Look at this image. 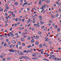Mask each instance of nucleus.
Instances as JSON below:
<instances>
[{"label":"nucleus","mask_w":61,"mask_h":61,"mask_svg":"<svg viewBox=\"0 0 61 61\" xmlns=\"http://www.w3.org/2000/svg\"><path fill=\"white\" fill-rule=\"evenodd\" d=\"M28 21H30V20H31V19L30 18H28Z\"/></svg>","instance_id":"a19ab883"},{"label":"nucleus","mask_w":61,"mask_h":61,"mask_svg":"<svg viewBox=\"0 0 61 61\" xmlns=\"http://www.w3.org/2000/svg\"><path fill=\"white\" fill-rule=\"evenodd\" d=\"M52 57L53 58H55V56H54V55H52Z\"/></svg>","instance_id":"4d7b16f0"},{"label":"nucleus","mask_w":61,"mask_h":61,"mask_svg":"<svg viewBox=\"0 0 61 61\" xmlns=\"http://www.w3.org/2000/svg\"><path fill=\"white\" fill-rule=\"evenodd\" d=\"M39 25V23L38 22L36 24H34V25L36 27H39L40 25Z\"/></svg>","instance_id":"f257e3e1"},{"label":"nucleus","mask_w":61,"mask_h":61,"mask_svg":"<svg viewBox=\"0 0 61 61\" xmlns=\"http://www.w3.org/2000/svg\"><path fill=\"white\" fill-rule=\"evenodd\" d=\"M4 11V10L3 8H1L0 9V12H2V11Z\"/></svg>","instance_id":"39448f33"},{"label":"nucleus","mask_w":61,"mask_h":61,"mask_svg":"<svg viewBox=\"0 0 61 61\" xmlns=\"http://www.w3.org/2000/svg\"><path fill=\"white\" fill-rule=\"evenodd\" d=\"M12 15L13 16V17H15V15L14 14Z\"/></svg>","instance_id":"2f4dec72"},{"label":"nucleus","mask_w":61,"mask_h":61,"mask_svg":"<svg viewBox=\"0 0 61 61\" xmlns=\"http://www.w3.org/2000/svg\"><path fill=\"white\" fill-rule=\"evenodd\" d=\"M4 46H7V44L6 43H5Z\"/></svg>","instance_id":"5701e85b"},{"label":"nucleus","mask_w":61,"mask_h":61,"mask_svg":"<svg viewBox=\"0 0 61 61\" xmlns=\"http://www.w3.org/2000/svg\"><path fill=\"white\" fill-rule=\"evenodd\" d=\"M4 43V41H2L1 43L2 45H3Z\"/></svg>","instance_id":"c03bdc74"},{"label":"nucleus","mask_w":61,"mask_h":61,"mask_svg":"<svg viewBox=\"0 0 61 61\" xmlns=\"http://www.w3.org/2000/svg\"><path fill=\"white\" fill-rule=\"evenodd\" d=\"M44 7H43V6H41V7L40 8L41 10H41V13H42L44 11Z\"/></svg>","instance_id":"f03ea898"},{"label":"nucleus","mask_w":61,"mask_h":61,"mask_svg":"<svg viewBox=\"0 0 61 61\" xmlns=\"http://www.w3.org/2000/svg\"><path fill=\"white\" fill-rule=\"evenodd\" d=\"M17 45H21V43L20 42H18V43Z\"/></svg>","instance_id":"9b49d317"},{"label":"nucleus","mask_w":61,"mask_h":61,"mask_svg":"<svg viewBox=\"0 0 61 61\" xmlns=\"http://www.w3.org/2000/svg\"><path fill=\"white\" fill-rule=\"evenodd\" d=\"M7 34L6 33L5 34V36H7Z\"/></svg>","instance_id":"de8ad7c7"},{"label":"nucleus","mask_w":61,"mask_h":61,"mask_svg":"<svg viewBox=\"0 0 61 61\" xmlns=\"http://www.w3.org/2000/svg\"><path fill=\"white\" fill-rule=\"evenodd\" d=\"M39 2L38 3L40 5L41 4V3H42V2H41V1L39 0Z\"/></svg>","instance_id":"0eeeda50"},{"label":"nucleus","mask_w":61,"mask_h":61,"mask_svg":"<svg viewBox=\"0 0 61 61\" xmlns=\"http://www.w3.org/2000/svg\"><path fill=\"white\" fill-rule=\"evenodd\" d=\"M49 43L50 45H51V44H52V42L51 41H50L49 42Z\"/></svg>","instance_id":"37998d69"},{"label":"nucleus","mask_w":61,"mask_h":61,"mask_svg":"<svg viewBox=\"0 0 61 61\" xmlns=\"http://www.w3.org/2000/svg\"><path fill=\"white\" fill-rule=\"evenodd\" d=\"M27 4V2H26V3H24V4L25 5H26Z\"/></svg>","instance_id":"473e14b6"},{"label":"nucleus","mask_w":61,"mask_h":61,"mask_svg":"<svg viewBox=\"0 0 61 61\" xmlns=\"http://www.w3.org/2000/svg\"><path fill=\"white\" fill-rule=\"evenodd\" d=\"M61 5V3H59L58 4V5L59 6H60V5Z\"/></svg>","instance_id":"0e129e2a"},{"label":"nucleus","mask_w":61,"mask_h":61,"mask_svg":"<svg viewBox=\"0 0 61 61\" xmlns=\"http://www.w3.org/2000/svg\"><path fill=\"white\" fill-rule=\"evenodd\" d=\"M18 20H19V21H20V22L21 21V19L20 18H18Z\"/></svg>","instance_id":"a878e982"},{"label":"nucleus","mask_w":61,"mask_h":61,"mask_svg":"<svg viewBox=\"0 0 61 61\" xmlns=\"http://www.w3.org/2000/svg\"><path fill=\"white\" fill-rule=\"evenodd\" d=\"M6 41L8 42L9 41V39H6Z\"/></svg>","instance_id":"58836bf2"},{"label":"nucleus","mask_w":61,"mask_h":61,"mask_svg":"<svg viewBox=\"0 0 61 61\" xmlns=\"http://www.w3.org/2000/svg\"><path fill=\"white\" fill-rule=\"evenodd\" d=\"M38 33L40 35H41V32L40 31Z\"/></svg>","instance_id":"72a5a7b5"},{"label":"nucleus","mask_w":61,"mask_h":61,"mask_svg":"<svg viewBox=\"0 0 61 61\" xmlns=\"http://www.w3.org/2000/svg\"><path fill=\"white\" fill-rule=\"evenodd\" d=\"M11 36L12 37H13V36H14V35L13 34H11Z\"/></svg>","instance_id":"6e6d98bb"},{"label":"nucleus","mask_w":61,"mask_h":61,"mask_svg":"<svg viewBox=\"0 0 61 61\" xmlns=\"http://www.w3.org/2000/svg\"><path fill=\"white\" fill-rule=\"evenodd\" d=\"M27 10L28 11H29V10H30V8H27Z\"/></svg>","instance_id":"4c0bfd02"},{"label":"nucleus","mask_w":61,"mask_h":61,"mask_svg":"<svg viewBox=\"0 0 61 61\" xmlns=\"http://www.w3.org/2000/svg\"><path fill=\"white\" fill-rule=\"evenodd\" d=\"M57 36H61V34H60V33H59L56 36L57 37Z\"/></svg>","instance_id":"20e7f679"},{"label":"nucleus","mask_w":61,"mask_h":61,"mask_svg":"<svg viewBox=\"0 0 61 61\" xmlns=\"http://www.w3.org/2000/svg\"><path fill=\"white\" fill-rule=\"evenodd\" d=\"M41 24H44V22L43 21H41Z\"/></svg>","instance_id":"7c9ffc66"},{"label":"nucleus","mask_w":61,"mask_h":61,"mask_svg":"<svg viewBox=\"0 0 61 61\" xmlns=\"http://www.w3.org/2000/svg\"><path fill=\"white\" fill-rule=\"evenodd\" d=\"M20 40H21V41H24V40H25V39H24V38H21Z\"/></svg>","instance_id":"f8f14e48"},{"label":"nucleus","mask_w":61,"mask_h":61,"mask_svg":"<svg viewBox=\"0 0 61 61\" xmlns=\"http://www.w3.org/2000/svg\"><path fill=\"white\" fill-rule=\"evenodd\" d=\"M23 52H21L20 53V55H23Z\"/></svg>","instance_id":"dca6fc26"},{"label":"nucleus","mask_w":61,"mask_h":61,"mask_svg":"<svg viewBox=\"0 0 61 61\" xmlns=\"http://www.w3.org/2000/svg\"><path fill=\"white\" fill-rule=\"evenodd\" d=\"M39 46L41 48H42V47H43V46H42V45H41V44H40V45Z\"/></svg>","instance_id":"412c9836"},{"label":"nucleus","mask_w":61,"mask_h":61,"mask_svg":"<svg viewBox=\"0 0 61 61\" xmlns=\"http://www.w3.org/2000/svg\"><path fill=\"white\" fill-rule=\"evenodd\" d=\"M22 20L23 22H25V20L24 19H22Z\"/></svg>","instance_id":"b1692460"},{"label":"nucleus","mask_w":61,"mask_h":61,"mask_svg":"<svg viewBox=\"0 0 61 61\" xmlns=\"http://www.w3.org/2000/svg\"><path fill=\"white\" fill-rule=\"evenodd\" d=\"M44 26H43L41 27V28L42 29H44Z\"/></svg>","instance_id":"49530a36"},{"label":"nucleus","mask_w":61,"mask_h":61,"mask_svg":"<svg viewBox=\"0 0 61 61\" xmlns=\"http://www.w3.org/2000/svg\"><path fill=\"white\" fill-rule=\"evenodd\" d=\"M4 12H7V10L6 9H5L4 10Z\"/></svg>","instance_id":"2eb2a0df"},{"label":"nucleus","mask_w":61,"mask_h":61,"mask_svg":"<svg viewBox=\"0 0 61 61\" xmlns=\"http://www.w3.org/2000/svg\"><path fill=\"white\" fill-rule=\"evenodd\" d=\"M55 27L56 28H57V26H56V25H55Z\"/></svg>","instance_id":"603ef678"},{"label":"nucleus","mask_w":61,"mask_h":61,"mask_svg":"<svg viewBox=\"0 0 61 61\" xmlns=\"http://www.w3.org/2000/svg\"><path fill=\"white\" fill-rule=\"evenodd\" d=\"M9 7L8 6H7L6 7V9H9Z\"/></svg>","instance_id":"4be33fe9"},{"label":"nucleus","mask_w":61,"mask_h":61,"mask_svg":"<svg viewBox=\"0 0 61 61\" xmlns=\"http://www.w3.org/2000/svg\"><path fill=\"white\" fill-rule=\"evenodd\" d=\"M54 60H59V58L55 57Z\"/></svg>","instance_id":"7ed1b4c3"},{"label":"nucleus","mask_w":61,"mask_h":61,"mask_svg":"<svg viewBox=\"0 0 61 61\" xmlns=\"http://www.w3.org/2000/svg\"><path fill=\"white\" fill-rule=\"evenodd\" d=\"M35 42V41L34 40H32L31 41V42L32 43H34Z\"/></svg>","instance_id":"423d86ee"},{"label":"nucleus","mask_w":61,"mask_h":61,"mask_svg":"<svg viewBox=\"0 0 61 61\" xmlns=\"http://www.w3.org/2000/svg\"><path fill=\"white\" fill-rule=\"evenodd\" d=\"M22 35H23V36H24V35H25V33H22Z\"/></svg>","instance_id":"a18cd8bd"},{"label":"nucleus","mask_w":61,"mask_h":61,"mask_svg":"<svg viewBox=\"0 0 61 61\" xmlns=\"http://www.w3.org/2000/svg\"><path fill=\"white\" fill-rule=\"evenodd\" d=\"M9 47L10 48H11L12 47V46L11 45H9Z\"/></svg>","instance_id":"69168bd1"},{"label":"nucleus","mask_w":61,"mask_h":61,"mask_svg":"<svg viewBox=\"0 0 61 61\" xmlns=\"http://www.w3.org/2000/svg\"><path fill=\"white\" fill-rule=\"evenodd\" d=\"M30 26V24H29V25L27 26V27H29V26Z\"/></svg>","instance_id":"09e8293b"},{"label":"nucleus","mask_w":61,"mask_h":61,"mask_svg":"<svg viewBox=\"0 0 61 61\" xmlns=\"http://www.w3.org/2000/svg\"><path fill=\"white\" fill-rule=\"evenodd\" d=\"M46 45V44L44 43L43 44V46H45Z\"/></svg>","instance_id":"3c124183"},{"label":"nucleus","mask_w":61,"mask_h":61,"mask_svg":"<svg viewBox=\"0 0 61 61\" xmlns=\"http://www.w3.org/2000/svg\"><path fill=\"white\" fill-rule=\"evenodd\" d=\"M43 54V52L42 51L41 52V54Z\"/></svg>","instance_id":"774afa93"},{"label":"nucleus","mask_w":61,"mask_h":61,"mask_svg":"<svg viewBox=\"0 0 61 61\" xmlns=\"http://www.w3.org/2000/svg\"><path fill=\"white\" fill-rule=\"evenodd\" d=\"M5 16H6V17L7 16V13H5Z\"/></svg>","instance_id":"c9c22d12"},{"label":"nucleus","mask_w":61,"mask_h":61,"mask_svg":"<svg viewBox=\"0 0 61 61\" xmlns=\"http://www.w3.org/2000/svg\"><path fill=\"white\" fill-rule=\"evenodd\" d=\"M7 60H10L11 59V58L10 57H9L7 58Z\"/></svg>","instance_id":"6ab92c4d"},{"label":"nucleus","mask_w":61,"mask_h":61,"mask_svg":"<svg viewBox=\"0 0 61 61\" xmlns=\"http://www.w3.org/2000/svg\"><path fill=\"white\" fill-rule=\"evenodd\" d=\"M32 56H34V57H36V55H34Z\"/></svg>","instance_id":"c756f323"},{"label":"nucleus","mask_w":61,"mask_h":61,"mask_svg":"<svg viewBox=\"0 0 61 61\" xmlns=\"http://www.w3.org/2000/svg\"><path fill=\"white\" fill-rule=\"evenodd\" d=\"M12 42L13 43V44H15V41H12Z\"/></svg>","instance_id":"aec40b11"},{"label":"nucleus","mask_w":61,"mask_h":61,"mask_svg":"<svg viewBox=\"0 0 61 61\" xmlns=\"http://www.w3.org/2000/svg\"><path fill=\"white\" fill-rule=\"evenodd\" d=\"M0 56L1 58H4V57L3 56H2L1 55H0Z\"/></svg>","instance_id":"c85d7f7f"},{"label":"nucleus","mask_w":61,"mask_h":61,"mask_svg":"<svg viewBox=\"0 0 61 61\" xmlns=\"http://www.w3.org/2000/svg\"><path fill=\"white\" fill-rule=\"evenodd\" d=\"M59 12H61V10L59 8Z\"/></svg>","instance_id":"8fccbe9b"},{"label":"nucleus","mask_w":61,"mask_h":61,"mask_svg":"<svg viewBox=\"0 0 61 61\" xmlns=\"http://www.w3.org/2000/svg\"><path fill=\"white\" fill-rule=\"evenodd\" d=\"M22 46H25V43H22Z\"/></svg>","instance_id":"bb28decb"},{"label":"nucleus","mask_w":61,"mask_h":61,"mask_svg":"<svg viewBox=\"0 0 61 61\" xmlns=\"http://www.w3.org/2000/svg\"><path fill=\"white\" fill-rule=\"evenodd\" d=\"M12 30V28H11L9 29V30H10V31H11Z\"/></svg>","instance_id":"bf43d9fd"},{"label":"nucleus","mask_w":61,"mask_h":61,"mask_svg":"<svg viewBox=\"0 0 61 61\" xmlns=\"http://www.w3.org/2000/svg\"><path fill=\"white\" fill-rule=\"evenodd\" d=\"M46 4H44V6L43 7V8H46V7H45V6H46Z\"/></svg>","instance_id":"f3484780"},{"label":"nucleus","mask_w":61,"mask_h":61,"mask_svg":"<svg viewBox=\"0 0 61 61\" xmlns=\"http://www.w3.org/2000/svg\"><path fill=\"white\" fill-rule=\"evenodd\" d=\"M60 60H61V58H60V59L59 58V60H58V61H60Z\"/></svg>","instance_id":"338daca9"},{"label":"nucleus","mask_w":61,"mask_h":61,"mask_svg":"<svg viewBox=\"0 0 61 61\" xmlns=\"http://www.w3.org/2000/svg\"><path fill=\"white\" fill-rule=\"evenodd\" d=\"M46 58H44L42 59V60H46Z\"/></svg>","instance_id":"680f3d73"},{"label":"nucleus","mask_w":61,"mask_h":61,"mask_svg":"<svg viewBox=\"0 0 61 61\" xmlns=\"http://www.w3.org/2000/svg\"><path fill=\"white\" fill-rule=\"evenodd\" d=\"M30 47H32V46L31 45H30L28 46V48H30Z\"/></svg>","instance_id":"a211bd4d"},{"label":"nucleus","mask_w":61,"mask_h":61,"mask_svg":"<svg viewBox=\"0 0 61 61\" xmlns=\"http://www.w3.org/2000/svg\"><path fill=\"white\" fill-rule=\"evenodd\" d=\"M51 17L52 18H54V16H53V15H51Z\"/></svg>","instance_id":"864d4df0"},{"label":"nucleus","mask_w":61,"mask_h":61,"mask_svg":"<svg viewBox=\"0 0 61 61\" xmlns=\"http://www.w3.org/2000/svg\"><path fill=\"white\" fill-rule=\"evenodd\" d=\"M48 53H46L45 54V55H47V56H48Z\"/></svg>","instance_id":"052dcab7"},{"label":"nucleus","mask_w":61,"mask_h":61,"mask_svg":"<svg viewBox=\"0 0 61 61\" xmlns=\"http://www.w3.org/2000/svg\"><path fill=\"white\" fill-rule=\"evenodd\" d=\"M18 18H17L15 19V22H17V21H18Z\"/></svg>","instance_id":"ddd939ff"},{"label":"nucleus","mask_w":61,"mask_h":61,"mask_svg":"<svg viewBox=\"0 0 61 61\" xmlns=\"http://www.w3.org/2000/svg\"><path fill=\"white\" fill-rule=\"evenodd\" d=\"M50 40L49 39L47 38L45 40V41H49Z\"/></svg>","instance_id":"1a4fd4ad"},{"label":"nucleus","mask_w":61,"mask_h":61,"mask_svg":"<svg viewBox=\"0 0 61 61\" xmlns=\"http://www.w3.org/2000/svg\"><path fill=\"white\" fill-rule=\"evenodd\" d=\"M19 30H21L22 29V28H19Z\"/></svg>","instance_id":"13d9d810"},{"label":"nucleus","mask_w":61,"mask_h":61,"mask_svg":"<svg viewBox=\"0 0 61 61\" xmlns=\"http://www.w3.org/2000/svg\"><path fill=\"white\" fill-rule=\"evenodd\" d=\"M24 58L27 59L28 58V57H27V56H24Z\"/></svg>","instance_id":"6e6552de"},{"label":"nucleus","mask_w":61,"mask_h":61,"mask_svg":"<svg viewBox=\"0 0 61 61\" xmlns=\"http://www.w3.org/2000/svg\"><path fill=\"white\" fill-rule=\"evenodd\" d=\"M60 28H58L57 29V31H58L59 32V31H60Z\"/></svg>","instance_id":"393cba45"},{"label":"nucleus","mask_w":61,"mask_h":61,"mask_svg":"<svg viewBox=\"0 0 61 61\" xmlns=\"http://www.w3.org/2000/svg\"><path fill=\"white\" fill-rule=\"evenodd\" d=\"M15 35L16 36H17V35H18V33H16L15 34Z\"/></svg>","instance_id":"e2e57ef3"},{"label":"nucleus","mask_w":61,"mask_h":61,"mask_svg":"<svg viewBox=\"0 0 61 61\" xmlns=\"http://www.w3.org/2000/svg\"><path fill=\"white\" fill-rule=\"evenodd\" d=\"M8 45H10L11 44V42H10V41L8 42Z\"/></svg>","instance_id":"cd10ccee"},{"label":"nucleus","mask_w":61,"mask_h":61,"mask_svg":"<svg viewBox=\"0 0 61 61\" xmlns=\"http://www.w3.org/2000/svg\"><path fill=\"white\" fill-rule=\"evenodd\" d=\"M42 16H40L39 17V18H41L42 19Z\"/></svg>","instance_id":"ea45409f"},{"label":"nucleus","mask_w":61,"mask_h":61,"mask_svg":"<svg viewBox=\"0 0 61 61\" xmlns=\"http://www.w3.org/2000/svg\"><path fill=\"white\" fill-rule=\"evenodd\" d=\"M39 43V42L38 41H36V45H37Z\"/></svg>","instance_id":"9d476101"},{"label":"nucleus","mask_w":61,"mask_h":61,"mask_svg":"<svg viewBox=\"0 0 61 61\" xmlns=\"http://www.w3.org/2000/svg\"><path fill=\"white\" fill-rule=\"evenodd\" d=\"M17 2H16L15 3V4L16 5H17Z\"/></svg>","instance_id":"e433bc0d"},{"label":"nucleus","mask_w":61,"mask_h":61,"mask_svg":"<svg viewBox=\"0 0 61 61\" xmlns=\"http://www.w3.org/2000/svg\"><path fill=\"white\" fill-rule=\"evenodd\" d=\"M46 2H47V3H49V2H50V1L49 0H47V1L46 0Z\"/></svg>","instance_id":"4468645a"},{"label":"nucleus","mask_w":61,"mask_h":61,"mask_svg":"<svg viewBox=\"0 0 61 61\" xmlns=\"http://www.w3.org/2000/svg\"><path fill=\"white\" fill-rule=\"evenodd\" d=\"M53 52L54 51L51 52V55H52L53 54Z\"/></svg>","instance_id":"f704fd0d"},{"label":"nucleus","mask_w":61,"mask_h":61,"mask_svg":"<svg viewBox=\"0 0 61 61\" xmlns=\"http://www.w3.org/2000/svg\"><path fill=\"white\" fill-rule=\"evenodd\" d=\"M17 25V24H15V26L16 27V26Z\"/></svg>","instance_id":"5fc2aeb1"},{"label":"nucleus","mask_w":61,"mask_h":61,"mask_svg":"<svg viewBox=\"0 0 61 61\" xmlns=\"http://www.w3.org/2000/svg\"><path fill=\"white\" fill-rule=\"evenodd\" d=\"M26 50H25L23 51V53H26Z\"/></svg>","instance_id":"79ce46f5"}]
</instances>
